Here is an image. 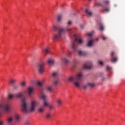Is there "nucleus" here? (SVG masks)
Segmentation results:
<instances>
[{"label":"nucleus","mask_w":125,"mask_h":125,"mask_svg":"<svg viewBox=\"0 0 125 125\" xmlns=\"http://www.w3.org/2000/svg\"><path fill=\"white\" fill-rule=\"evenodd\" d=\"M38 105L37 101H33L28 104L25 98L22 99L21 110L23 113H34L36 111V107Z\"/></svg>","instance_id":"f257e3e1"},{"label":"nucleus","mask_w":125,"mask_h":125,"mask_svg":"<svg viewBox=\"0 0 125 125\" xmlns=\"http://www.w3.org/2000/svg\"><path fill=\"white\" fill-rule=\"evenodd\" d=\"M53 29L56 32L54 34L53 37L52 38L53 41H57V40H60V39H62V36L63 35V33H65V32H71L72 29L71 28H66V29L64 28H58L56 26L53 25Z\"/></svg>","instance_id":"f03ea898"},{"label":"nucleus","mask_w":125,"mask_h":125,"mask_svg":"<svg viewBox=\"0 0 125 125\" xmlns=\"http://www.w3.org/2000/svg\"><path fill=\"white\" fill-rule=\"evenodd\" d=\"M83 73L82 72H78L76 74L75 77H70L68 80L69 82L73 83L76 87L80 88L82 86L81 83L82 82V80H83Z\"/></svg>","instance_id":"7ed1b4c3"},{"label":"nucleus","mask_w":125,"mask_h":125,"mask_svg":"<svg viewBox=\"0 0 125 125\" xmlns=\"http://www.w3.org/2000/svg\"><path fill=\"white\" fill-rule=\"evenodd\" d=\"M5 111L6 113H10L11 109H10V106L9 104L6 103H1L0 104V117L1 115V111Z\"/></svg>","instance_id":"20e7f679"},{"label":"nucleus","mask_w":125,"mask_h":125,"mask_svg":"<svg viewBox=\"0 0 125 125\" xmlns=\"http://www.w3.org/2000/svg\"><path fill=\"white\" fill-rule=\"evenodd\" d=\"M76 42H77V43H79V44H82L83 42V40L79 38H75V41H74L71 44V47L72 49H73L74 51H77V45Z\"/></svg>","instance_id":"39448f33"},{"label":"nucleus","mask_w":125,"mask_h":125,"mask_svg":"<svg viewBox=\"0 0 125 125\" xmlns=\"http://www.w3.org/2000/svg\"><path fill=\"white\" fill-rule=\"evenodd\" d=\"M23 95H24V92H20L15 94H9L8 95V98H9V99H12L13 97H16V98H21V97H23Z\"/></svg>","instance_id":"423d86ee"},{"label":"nucleus","mask_w":125,"mask_h":125,"mask_svg":"<svg viewBox=\"0 0 125 125\" xmlns=\"http://www.w3.org/2000/svg\"><path fill=\"white\" fill-rule=\"evenodd\" d=\"M46 98H47V96L43 93L42 91L41 92V96H40V99L42 100L43 101V104L45 107L48 106V103L47 101H46Z\"/></svg>","instance_id":"0eeeda50"},{"label":"nucleus","mask_w":125,"mask_h":125,"mask_svg":"<svg viewBox=\"0 0 125 125\" xmlns=\"http://www.w3.org/2000/svg\"><path fill=\"white\" fill-rule=\"evenodd\" d=\"M44 65L45 63L43 62H42L38 64V71L39 72L40 74H42V73L44 72Z\"/></svg>","instance_id":"6e6552de"},{"label":"nucleus","mask_w":125,"mask_h":125,"mask_svg":"<svg viewBox=\"0 0 125 125\" xmlns=\"http://www.w3.org/2000/svg\"><path fill=\"white\" fill-rule=\"evenodd\" d=\"M93 64L92 62H89L84 63L83 65V68L85 70H90L92 68Z\"/></svg>","instance_id":"1a4fd4ad"},{"label":"nucleus","mask_w":125,"mask_h":125,"mask_svg":"<svg viewBox=\"0 0 125 125\" xmlns=\"http://www.w3.org/2000/svg\"><path fill=\"white\" fill-rule=\"evenodd\" d=\"M27 93L29 97H32V96H33V94H34V88L32 87H28Z\"/></svg>","instance_id":"9d476101"},{"label":"nucleus","mask_w":125,"mask_h":125,"mask_svg":"<svg viewBox=\"0 0 125 125\" xmlns=\"http://www.w3.org/2000/svg\"><path fill=\"white\" fill-rule=\"evenodd\" d=\"M110 56L111 57V62H117V61H118V58H117V57H114L115 56L114 51H111L110 53Z\"/></svg>","instance_id":"9b49d317"},{"label":"nucleus","mask_w":125,"mask_h":125,"mask_svg":"<svg viewBox=\"0 0 125 125\" xmlns=\"http://www.w3.org/2000/svg\"><path fill=\"white\" fill-rule=\"evenodd\" d=\"M93 45H94V40L93 39L89 40L86 44L87 47H92Z\"/></svg>","instance_id":"f8f14e48"},{"label":"nucleus","mask_w":125,"mask_h":125,"mask_svg":"<svg viewBox=\"0 0 125 125\" xmlns=\"http://www.w3.org/2000/svg\"><path fill=\"white\" fill-rule=\"evenodd\" d=\"M44 105H43V106H40L38 108L37 111L39 114H42L44 113Z\"/></svg>","instance_id":"ddd939ff"},{"label":"nucleus","mask_w":125,"mask_h":125,"mask_svg":"<svg viewBox=\"0 0 125 125\" xmlns=\"http://www.w3.org/2000/svg\"><path fill=\"white\" fill-rule=\"evenodd\" d=\"M97 27L99 28L100 31H104V25H103V24L102 23V22H99L97 23Z\"/></svg>","instance_id":"4468645a"},{"label":"nucleus","mask_w":125,"mask_h":125,"mask_svg":"<svg viewBox=\"0 0 125 125\" xmlns=\"http://www.w3.org/2000/svg\"><path fill=\"white\" fill-rule=\"evenodd\" d=\"M85 13L87 15V17H92V15H93V14L91 12V11L87 9L85 10Z\"/></svg>","instance_id":"2eb2a0df"},{"label":"nucleus","mask_w":125,"mask_h":125,"mask_svg":"<svg viewBox=\"0 0 125 125\" xmlns=\"http://www.w3.org/2000/svg\"><path fill=\"white\" fill-rule=\"evenodd\" d=\"M20 118H21V116H20V115L18 114H16L14 116V119L17 122H19V121H20Z\"/></svg>","instance_id":"dca6fc26"},{"label":"nucleus","mask_w":125,"mask_h":125,"mask_svg":"<svg viewBox=\"0 0 125 125\" xmlns=\"http://www.w3.org/2000/svg\"><path fill=\"white\" fill-rule=\"evenodd\" d=\"M60 82L59 78H55L53 81V83L54 85H58Z\"/></svg>","instance_id":"f3484780"},{"label":"nucleus","mask_w":125,"mask_h":125,"mask_svg":"<svg viewBox=\"0 0 125 125\" xmlns=\"http://www.w3.org/2000/svg\"><path fill=\"white\" fill-rule=\"evenodd\" d=\"M62 18H63V16L61 14L58 15L57 21L59 23H61V21H62Z\"/></svg>","instance_id":"a211bd4d"},{"label":"nucleus","mask_w":125,"mask_h":125,"mask_svg":"<svg viewBox=\"0 0 125 125\" xmlns=\"http://www.w3.org/2000/svg\"><path fill=\"white\" fill-rule=\"evenodd\" d=\"M52 78L53 79H58V72H53L52 73Z\"/></svg>","instance_id":"6ab92c4d"},{"label":"nucleus","mask_w":125,"mask_h":125,"mask_svg":"<svg viewBox=\"0 0 125 125\" xmlns=\"http://www.w3.org/2000/svg\"><path fill=\"white\" fill-rule=\"evenodd\" d=\"M56 103L58 106H61V105H62V99L61 98H57L56 99Z\"/></svg>","instance_id":"aec40b11"},{"label":"nucleus","mask_w":125,"mask_h":125,"mask_svg":"<svg viewBox=\"0 0 125 125\" xmlns=\"http://www.w3.org/2000/svg\"><path fill=\"white\" fill-rule=\"evenodd\" d=\"M78 53L79 56H84L86 55V53L83 52L82 50L78 51Z\"/></svg>","instance_id":"412c9836"},{"label":"nucleus","mask_w":125,"mask_h":125,"mask_svg":"<svg viewBox=\"0 0 125 125\" xmlns=\"http://www.w3.org/2000/svg\"><path fill=\"white\" fill-rule=\"evenodd\" d=\"M53 64H54V60L49 59L48 60V64L49 66H51V65H53Z\"/></svg>","instance_id":"4be33fe9"},{"label":"nucleus","mask_w":125,"mask_h":125,"mask_svg":"<svg viewBox=\"0 0 125 125\" xmlns=\"http://www.w3.org/2000/svg\"><path fill=\"white\" fill-rule=\"evenodd\" d=\"M62 62H63L64 64H68V63L69 62V60L66 58H64L62 59Z\"/></svg>","instance_id":"5701e85b"},{"label":"nucleus","mask_w":125,"mask_h":125,"mask_svg":"<svg viewBox=\"0 0 125 125\" xmlns=\"http://www.w3.org/2000/svg\"><path fill=\"white\" fill-rule=\"evenodd\" d=\"M45 118L47 120H49V119H51V114L50 113H47L46 114Z\"/></svg>","instance_id":"b1692460"},{"label":"nucleus","mask_w":125,"mask_h":125,"mask_svg":"<svg viewBox=\"0 0 125 125\" xmlns=\"http://www.w3.org/2000/svg\"><path fill=\"white\" fill-rule=\"evenodd\" d=\"M14 118L12 117H9L8 119V124H12V122H13Z\"/></svg>","instance_id":"393cba45"},{"label":"nucleus","mask_w":125,"mask_h":125,"mask_svg":"<svg viewBox=\"0 0 125 125\" xmlns=\"http://www.w3.org/2000/svg\"><path fill=\"white\" fill-rule=\"evenodd\" d=\"M87 83L89 87H94V86H95V84L94 83Z\"/></svg>","instance_id":"a878e982"},{"label":"nucleus","mask_w":125,"mask_h":125,"mask_svg":"<svg viewBox=\"0 0 125 125\" xmlns=\"http://www.w3.org/2000/svg\"><path fill=\"white\" fill-rule=\"evenodd\" d=\"M103 3L105 5H109V4H110V1H109V0H104L103 1Z\"/></svg>","instance_id":"bb28decb"},{"label":"nucleus","mask_w":125,"mask_h":125,"mask_svg":"<svg viewBox=\"0 0 125 125\" xmlns=\"http://www.w3.org/2000/svg\"><path fill=\"white\" fill-rule=\"evenodd\" d=\"M43 51L44 53H46V54H47V53H49V48L47 47L45 49H43Z\"/></svg>","instance_id":"cd10ccee"},{"label":"nucleus","mask_w":125,"mask_h":125,"mask_svg":"<svg viewBox=\"0 0 125 125\" xmlns=\"http://www.w3.org/2000/svg\"><path fill=\"white\" fill-rule=\"evenodd\" d=\"M26 83H27L26 82V81H23L21 83V87H24V86H26Z\"/></svg>","instance_id":"c85d7f7f"},{"label":"nucleus","mask_w":125,"mask_h":125,"mask_svg":"<svg viewBox=\"0 0 125 125\" xmlns=\"http://www.w3.org/2000/svg\"><path fill=\"white\" fill-rule=\"evenodd\" d=\"M15 80L14 79H10L9 80V83H10L11 84H14V83H15Z\"/></svg>","instance_id":"c756f323"},{"label":"nucleus","mask_w":125,"mask_h":125,"mask_svg":"<svg viewBox=\"0 0 125 125\" xmlns=\"http://www.w3.org/2000/svg\"><path fill=\"white\" fill-rule=\"evenodd\" d=\"M42 83H43V81H38L37 84L39 85V86H42Z\"/></svg>","instance_id":"7c9ffc66"},{"label":"nucleus","mask_w":125,"mask_h":125,"mask_svg":"<svg viewBox=\"0 0 125 125\" xmlns=\"http://www.w3.org/2000/svg\"><path fill=\"white\" fill-rule=\"evenodd\" d=\"M101 5H102V4L101 2H96L95 3V6H97L98 7L101 6Z\"/></svg>","instance_id":"2f4dec72"},{"label":"nucleus","mask_w":125,"mask_h":125,"mask_svg":"<svg viewBox=\"0 0 125 125\" xmlns=\"http://www.w3.org/2000/svg\"><path fill=\"white\" fill-rule=\"evenodd\" d=\"M46 90H47V91H49V92H51L52 90V87H51V86L47 87Z\"/></svg>","instance_id":"473e14b6"},{"label":"nucleus","mask_w":125,"mask_h":125,"mask_svg":"<svg viewBox=\"0 0 125 125\" xmlns=\"http://www.w3.org/2000/svg\"><path fill=\"white\" fill-rule=\"evenodd\" d=\"M66 24H67V26H71V25H72V24H73V21H68Z\"/></svg>","instance_id":"72a5a7b5"},{"label":"nucleus","mask_w":125,"mask_h":125,"mask_svg":"<svg viewBox=\"0 0 125 125\" xmlns=\"http://www.w3.org/2000/svg\"><path fill=\"white\" fill-rule=\"evenodd\" d=\"M87 87H89L87 83L83 86V89H86Z\"/></svg>","instance_id":"f704fd0d"},{"label":"nucleus","mask_w":125,"mask_h":125,"mask_svg":"<svg viewBox=\"0 0 125 125\" xmlns=\"http://www.w3.org/2000/svg\"><path fill=\"white\" fill-rule=\"evenodd\" d=\"M47 107H48L49 109H50V110H51L52 109H54V106L52 105H48V106H47Z\"/></svg>","instance_id":"c9c22d12"},{"label":"nucleus","mask_w":125,"mask_h":125,"mask_svg":"<svg viewBox=\"0 0 125 125\" xmlns=\"http://www.w3.org/2000/svg\"><path fill=\"white\" fill-rule=\"evenodd\" d=\"M93 33H94V31H91V32L87 34L88 37H92V36L93 35Z\"/></svg>","instance_id":"e433bc0d"},{"label":"nucleus","mask_w":125,"mask_h":125,"mask_svg":"<svg viewBox=\"0 0 125 125\" xmlns=\"http://www.w3.org/2000/svg\"><path fill=\"white\" fill-rule=\"evenodd\" d=\"M104 11H105L106 12H109V11H110V9L106 7L104 9Z\"/></svg>","instance_id":"4c0bfd02"},{"label":"nucleus","mask_w":125,"mask_h":125,"mask_svg":"<svg viewBox=\"0 0 125 125\" xmlns=\"http://www.w3.org/2000/svg\"><path fill=\"white\" fill-rule=\"evenodd\" d=\"M102 38L103 41H106V40H107V37L104 36H102Z\"/></svg>","instance_id":"58836bf2"},{"label":"nucleus","mask_w":125,"mask_h":125,"mask_svg":"<svg viewBox=\"0 0 125 125\" xmlns=\"http://www.w3.org/2000/svg\"><path fill=\"white\" fill-rule=\"evenodd\" d=\"M99 64L101 65V66H103V62L101 61H99Z\"/></svg>","instance_id":"ea45409f"},{"label":"nucleus","mask_w":125,"mask_h":125,"mask_svg":"<svg viewBox=\"0 0 125 125\" xmlns=\"http://www.w3.org/2000/svg\"><path fill=\"white\" fill-rule=\"evenodd\" d=\"M25 124L26 125H30V122H29L28 121H26L25 122Z\"/></svg>","instance_id":"a19ab883"},{"label":"nucleus","mask_w":125,"mask_h":125,"mask_svg":"<svg viewBox=\"0 0 125 125\" xmlns=\"http://www.w3.org/2000/svg\"><path fill=\"white\" fill-rule=\"evenodd\" d=\"M112 68L109 66H106V70H111Z\"/></svg>","instance_id":"79ce46f5"},{"label":"nucleus","mask_w":125,"mask_h":125,"mask_svg":"<svg viewBox=\"0 0 125 125\" xmlns=\"http://www.w3.org/2000/svg\"><path fill=\"white\" fill-rule=\"evenodd\" d=\"M80 27H81V29H83V28H84V25L81 24L80 25Z\"/></svg>","instance_id":"37998d69"},{"label":"nucleus","mask_w":125,"mask_h":125,"mask_svg":"<svg viewBox=\"0 0 125 125\" xmlns=\"http://www.w3.org/2000/svg\"><path fill=\"white\" fill-rule=\"evenodd\" d=\"M93 40H94V42H98V41H99L98 38H96L95 39H93Z\"/></svg>","instance_id":"c03bdc74"},{"label":"nucleus","mask_w":125,"mask_h":125,"mask_svg":"<svg viewBox=\"0 0 125 125\" xmlns=\"http://www.w3.org/2000/svg\"><path fill=\"white\" fill-rule=\"evenodd\" d=\"M4 125V122L3 121H0V125Z\"/></svg>","instance_id":"a18cd8bd"},{"label":"nucleus","mask_w":125,"mask_h":125,"mask_svg":"<svg viewBox=\"0 0 125 125\" xmlns=\"http://www.w3.org/2000/svg\"><path fill=\"white\" fill-rule=\"evenodd\" d=\"M71 54H72V53L71 52H69L68 54H67V56H70Z\"/></svg>","instance_id":"49530a36"},{"label":"nucleus","mask_w":125,"mask_h":125,"mask_svg":"<svg viewBox=\"0 0 125 125\" xmlns=\"http://www.w3.org/2000/svg\"><path fill=\"white\" fill-rule=\"evenodd\" d=\"M105 80V78H103L102 79V82H104Z\"/></svg>","instance_id":"de8ad7c7"},{"label":"nucleus","mask_w":125,"mask_h":125,"mask_svg":"<svg viewBox=\"0 0 125 125\" xmlns=\"http://www.w3.org/2000/svg\"><path fill=\"white\" fill-rule=\"evenodd\" d=\"M89 0V1H90V0Z\"/></svg>","instance_id":"09e8293b"}]
</instances>
